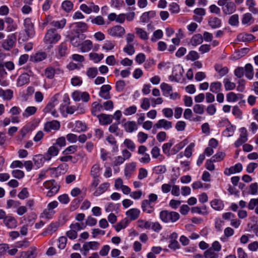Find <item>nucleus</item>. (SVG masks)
Here are the masks:
<instances>
[{
	"mask_svg": "<svg viewBox=\"0 0 258 258\" xmlns=\"http://www.w3.org/2000/svg\"><path fill=\"white\" fill-rule=\"evenodd\" d=\"M61 39V36L58 34L56 29H49L46 33L44 37V42L46 44L49 45V48H52L53 44L57 43Z\"/></svg>",
	"mask_w": 258,
	"mask_h": 258,
	"instance_id": "obj_1",
	"label": "nucleus"
},
{
	"mask_svg": "<svg viewBox=\"0 0 258 258\" xmlns=\"http://www.w3.org/2000/svg\"><path fill=\"white\" fill-rule=\"evenodd\" d=\"M179 214L174 211L162 210L160 212V218L164 223H174L179 220Z\"/></svg>",
	"mask_w": 258,
	"mask_h": 258,
	"instance_id": "obj_2",
	"label": "nucleus"
},
{
	"mask_svg": "<svg viewBox=\"0 0 258 258\" xmlns=\"http://www.w3.org/2000/svg\"><path fill=\"white\" fill-rule=\"evenodd\" d=\"M218 5L222 7V11L225 15H230L236 10L235 4L229 0H218Z\"/></svg>",
	"mask_w": 258,
	"mask_h": 258,
	"instance_id": "obj_3",
	"label": "nucleus"
},
{
	"mask_svg": "<svg viewBox=\"0 0 258 258\" xmlns=\"http://www.w3.org/2000/svg\"><path fill=\"white\" fill-rule=\"evenodd\" d=\"M70 228V230L67 232V235L69 238L75 239L77 237V232L84 229L85 226L84 225L83 223H75L71 224Z\"/></svg>",
	"mask_w": 258,
	"mask_h": 258,
	"instance_id": "obj_4",
	"label": "nucleus"
},
{
	"mask_svg": "<svg viewBox=\"0 0 258 258\" xmlns=\"http://www.w3.org/2000/svg\"><path fill=\"white\" fill-rule=\"evenodd\" d=\"M73 99L76 102L82 101L88 102L90 99V96L87 92H82L80 90H76L72 94Z\"/></svg>",
	"mask_w": 258,
	"mask_h": 258,
	"instance_id": "obj_5",
	"label": "nucleus"
},
{
	"mask_svg": "<svg viewBox=\"0 0 258 258\" xmlns=\"http://www.w3.org/2000/svg\"><path fill=\"white\" fill-rule=\"evenodd\" d=\"M16 43V36L14 34H11L7 36L2 43V47L7 51L12 49Z\"/></svg>",
	"mask_w": 258,
	"mask_h": 258,
	"instance_id": "obj_6",
	"label": "nucleus"
},
{
	"mask_svg": "<svg viewBox=\"0 0 258 258\" xmlns=\"http://www.w3.org/2000/svg\"><path fill=\"white\" fill-rule=\"evenodd\" d=\"M61 169L59 167L52 168L46 170H42L39 175V177L44 176H50L51 177H57L60 176Z\"/></svg>",
	"mask_w": 258,
	"mask_h": 258,
	"instance_id": "obj_7",
	"label": "nucleus"
},
{
	"mask_svg": "<svg viewBox=\"0 0 258 258\" xmlns=\"http://www.w3.org/2000/svg\"><path fill=\"white\" fill-rule=\"evenodd\" d=\"M63 73V71L58 67L49 66L44 70V76L48 79H52L55 75H60Z\"/></svg>",
	"mask_w": 258,
	"mask_h": 258,
	"instance_id": "obj_8",
	"label": "nucleus"
},
{
	"mask_svg": "<svg viewBox=\"0 0 258 258\" xmlns=\"http://www.w3.org/2000/svg\"><path fill=\"white\" fill-rule=\"evenodd\" d=\"M108 34L113 37H121L125 33V29L120 25H116L107 30Z\"/></svg>",
	"mask_w": 258,
	"mask_h": 258,
	"instance_id": "obj_9",
	"label": "nucleus"
},
{
	"mask_svg": "<svg viewBox=\"0 0 258 258\" xmlns=\"http://www.w3.org/2000/svg\"><path fill=\"white\" fill-rule=\"evenodd\" d=\"M25 31L28 37H33L35 34L34 25L30 18H26L24 21Z\"/></svg>",
	"mask_w": 258,
	"mask_h": 258,
	"instance_id": "obj_10",
	"label": "nucleus"
},
{
	"mask_svg": "<svg viewBox=\"0 0 258 258\" xmlns=\"http://www.w3.org/2000/svg\"><path fill=\"white\" fill-rule=\"evenodd\" d=\"M60 127V122L57 120H53L45 123L44 130L46 132H50L52 131H58Z\"/></svg>",
	"mask_w": 258,
	"mask_h": 258,
	"instance_id": "obj_11",
	"label": "nucleus"
},
{
	"mask_svg": "<svg viewBox=\"0 0 258 258\" xmlns=\"http://www.w3.org/2000/svg\"><path fill=\"white\" fill-rule=\"evenodd\" d=\"M86 38L85 35L78 32L76 35L70 37V42L74 47H79L81 45L83 40Z\"/></svg>",
	"mask_w": 258,
	"mask_h": 258,
	"instance_id": "obj_12",
	"label": "nucleus"
},
{
	"mask_svg": "<svg viewBox=\"0 0 258 258\" xmlns=\"http://www.w3.org/2000/svg\"><path fill=\"white\" fill-rule=\"evenodd\" d=\"M99 122L101 125H106L110 124L113 120V116L110 114L101 113L97 115Z\"/></svg>",
	"mask_w": 258,
	"mask_h": 258,
	"instance_id": "obj_13",
	"label": "nucleus"
},
{
	"mask_svg": "<svg viewBox=\"0 0 258 258\" xmlns=\"http://www.w3.org/2000/svg\"><path fill=\"white\" fill-rule=\"evenodd\" d=\"M111 88V86L109 85H103L100 88L99 96L104 99H110L111 97L109 92Z\"/></svg>",
	"mask_w": 258,
	"mask_h": 258,
	"instance_id": "obj_14",
	"label": "nucleus"
},
{
	"mask_svg": "<svg viewBox=\"0 0 258 258\" xmlns=\"http://www.w3.org/2000/svg\"><path fill=\"white\" fill-rule=\"evenodd\" d=\"M21 109L18 106H14L12 107L9 113L11 114V121L13 123H18L20 122V118L18 116L20 114Z\"/></svg>",
	"mask_w": 258,
	"mask_h": 258,
	"instance_id": "obj_15",
	"label": "nucleus"
},
{
	"mask_svg": "<svg viewBox=\"0 0 258 258\" xmlns=\"http://www.w3.org/2000/svg\"><path fill=\"white\" fill-rule=\"evenodd\" d=\"M242 171V164L237 163L234 166L227 168L224 170V174L226 176H230L231 174L239 173Z\"/></svg>",
	"mask_w": 258,
	"mask_h": 258,
	"instance_id": "obj_16",
	"label": "nucleus"
},
{
	"mask_svg": "<svg viewBox=\"0 0 258 258\" xmlns=\"http://www.w3.org/2000/svg\"><path fill=\"white\" fill-rule=\"evenodd\" d=\"M32 74V72L30 71V74L26 73L20 75L17 80V86L21 87L28 84L30 81V76Z\"/></svg>",
	"mask_w": 258,
	"mask_h": 258,
	"instance_id": "obj_17",
	"label": "nucleus"
},
{
	"mask_svg": "<svg viewBox=\"0 0 258 258\" xmlns=\"http://www.w3.org/2000/svg\"><path fill=\"white\" fill-rule=\"evenodd\" d=\"M155 127L168 130L172 127V123L165 119H161L155 123Z\"/></svg>",
	"mask_w": 258,
	"mask_h": 258,
	"instance_id": "obj_18",
	"label": "nucleus"
},
{
	"mask_svg": "<svg viewBox=\"0 0 258 258\" xmlns=\"http://www.w3.org/2000/svg\"><path fill=\"white\" fill-rule=\"evenodd\" d=\"M68 47L67 42H61L57 46L56 53L60 57L64 56L68 53Z\"/></svg>",
	"mask_w": 258,
	"mask_h": 258,
	"instance_id": "obj_19",
	"label": "nucleus"
},
{
	"mask_svg": "<svg viewBox=\"0 0 258 258\" xmlns=\"http://www.w3.org/2000/svg\"><path fill=\"white\" fill-rule=\"evenodd\" d=\"M57 103L58 101L57 97L55 96H53L43 109V112L45 113L50 112L52 110H53V108Z\"/></svg>",
	"mask_w": 258,
	"mask_h": 258,
	"instance_id": "obj_20",
	"label": "nucleus"
},
{
	"mask_svg": "<svg viewBox=\"0 0 258 258\" xmlns=\"http://www.w3.org/2000/svg\"><path fill=\"white\" fill-rule=\"evenodd\" d=\"M195 15L193 19L198 23H201L203 20V17L206 15V11L204 8H196L194 10Z\"/></svg>",
	"mask_w": 258,
	"mask_h": 258,
	"instance_id": "obj_21",
	"label": "nucleus"
},
{
	"mask_svg": "<svg viewBox=\"0 0 258 258\" xmlns=\"http://www.w3.org/2000/svg\"><path fill=\"white\" fill-rule=\"evenodd\" d=\"M208 23L212 29L220 28L222 25V21L220 19L216 17H211L209 18Z\"/></svg>",
	"mask_w": 258,
	"mask_h": 258,
	"instance_id": "obj_22",
	"label": "nucleus"
},
{
	"mask_svg": "<svg viewBox=\"0 0 258 258\" xmlns=\"http://www.w3.org/2000/svg\"><path fill=\"white\" fill-rule=\"evenodd\" d=\"M35 166L38 168L42 167L46 160V155L38 154L34 156L33 158Z\"/></svg>",
	"mask_w": 258,
	"mask_h": 258,
	"instance_id": "obj_23",
	"label": "nucleus"
},
{
	"mask_svg": "<svg viewBox=\"0 0 258 258\" xmlns=\"http://www.w3.org/2000/svg\"><path fill=\"white\" fill-rule=\"evenodd\" d=\"M59 150L60 149L57 148L54 144L50 147L47 153L45 154L46 155V160L49 161L51 159L52 157L57 155Z\"/></svg>",
	"mask_w": 258,
	"mask_h": 258,
	"instance_id": "obj_24",
	"label": "nucleus"
},
{
	"mask_svg": "<svg viewBox=\"0 0 258 258\" xmlns=\"http://www.w3.org/2000/svg\"><path fill=\"white\" fill-rule=\"evenodd\" d=\"M3 222L6 226L9 228H15L17 226V220L14 217L10 215L8 216Z\"/></svg>",
	"mask_w": 258,
	"mask_h": 258,
	"instance_id": "obj_25",
	"label": "nucleus"
},
{
	"mask_svg": "<svg viewBox=\"0 0 258 258\" xmlns=\"http://www.w3.org/2000/svg\"><path fill=\"white\" fill-rule=\"evenodd\" d=\"M99 245V243L97 241L86 242L83 245V249L85 251L88 252L90 249L97 250Z\"/></svg>",
	"mask_w": 258,
	"mask_h": 258,
	"instance_id": "obj_26",
	"label": "nucleus"
},
{
	"mask_svg": "<svg viewBox=\"0 0 258 258\" xmlns=\"http://www.w3.org/2000/svg\"><path fill=\"white\" fill-rule=\"evenodd\" d=\"M123 126L127 133H133L138 129L137 124L134 121H127L123 124Z\"/></svg>",
	"mask_w": 258,
	"mask_h": 258,
	"instance_id": "obj_27",
	"label": "nucleus"
},
{
	"mask_svg": "<svg viewBox=\"0 0 258 258\" xmlns=\"http://www.w3.org/2000/svg\"><path fill=\"white\" fill-rule=\"evenodd\" d=\"M59 226V223L58 222L51 223L42 233V235H45L46 234L51 235L57 230Z\"/></svg>",
	"mask_w": 258,
	"mask_h": 258,
	"instance_id": "obj_28",
	"label": "nucleus"
},
{
	"mask_svg": "<svg viewBox=\"0 0 258 258\" xmlns=\"http://www.w3.org/2000/svg\"><path fill=\"white\" fill-rule=\"evenodd\" d=\"M136 164L135 162H131L126 164L124 168V175L126 176H131L135 171Z\"/></svg>",
	"mask_w": 258,
	"mask_h": 258,
	"instance_id": "obj_29",
	"label": "nucleus"
},
{
	"mask_svg": "<svg viewBox=\"0 0 258 258\" xmlns=\"http://www.w3.org/2000/svg\"><path fill=\"white\" fill-rule=\"evenodd\" d=\"M140 213V211L139 209L133 208L126 212V215L130 218V220L133 221L139 217Z\"/></svg>",
	"mask_w": 258,
	"mask_h": 258,
	"instance_id": "obj_30",
	"label": "nucleus"
},
{
	"mask_svg": "<svg viewBox=\"0 0 258 258\" xmlns=\"http://www.w3.org/2000/svg\"><path fill=\"white\" fill-rule=\"evenodd\" d=\"M102 104L95 101L92 103L91 106V114L93 116H96L99 115L98 113L102 111Z\"/></svg>",
	"mask_w": 258,
	"mask_h": 258,
	"instance_id": "obj_31",
	"label": "nucleus"
},
{
	"mask_svg": "<svg viewBox=\"0 0 258 258\" xmlns=\"http://www.w3.org/2000/svg\"><path fill=\"white\" fill-rule=\"evenodd\" d=\"M258 225V220L255 216H252L249 219L247 224L246 230L250 231L253 230Z\"/></svg>",
	"mask_w": 258,
	"mask_h": 258,
	"instance_id": "obj_32",
	"label": "nucleus"
},
{
	"mask_svg": "<svg viewBox=\"0 0 258 258\" xmlns=\"http://www.w3.org/2000/svg\"><path fill=\"white\" fill-rule=\"evenodd\" d=\"M156 12L154 11L145 12L141 16L140 20L143 23H147L151 19L154 18Z\"/></svg>",
	"mask_w": 258,
	"mask_h": 258,
	"instance_id": "obj_33",
	"label": "nucleus"
},
{
	"mask_svg": "<svg viewBox=\"0 0 258 258\" xmlns=\"http://www.w3.org/2000/svg\"><path fill=\"white\" fill-rule=\"evenodd\" d=\"M0 97L4 100H10L13 97V91L11 89L5 90L0 88Z\"/></svg>",
	"mask_w": 258,
	"mask_h": 258,
	"instance_id": "obj_34",
	"label": "nucleus"
},
{
	"mask_svg": "<svg viewBox=\"0 0 258 258\" xmlns=\"http://www.w3.org/2000/svg\"><path fill=\"white\" fill-rule=\"evenodd\" d=\"M47 54L44 52H39L31 56V60L34 62H40L45 59Z\"/></svg>",
	"mask_w": 258,
	"mask_h": 258,
	"instance_id": "obj_35",
	"label": "nucleus"
},
{
	"mask_svg": "<svg viewBox=\"0 0 258 258\" xmlns=\"http://www.w3.org/2000/svg\"><path fill=\"white\" fill-rule=\"evenodd\" d=\"M160 88L163 92V95L165 97H168L172 92V87L170 85L162 83L160 85Z\"/></svg>",
	"mask_w": 258,
	"mask_h": 258,
	"instance_id": "obj_36",
	"label": "nucleus"
},
{
	"mask_svg": "<svg viewBox=\"0 0 258 258\" xmlns=\"http://www.w3.org/2000/svg\"><path fill=\"white\" fill-rule=\"evenodd\" d=\"M80 48L81 51L83 52L89 51L93 47L92 42L90 40H86L84 42L82 41Z\"/></svg>",
	"mask_w": 258,
	"mask_h": 258,
	"instance_id": "obj_37",
	"label": "nucleus"
},
{
	"mask_svg": "<svg viewBox=\"0 0 258 258\" xmlns=\"http://www.w3.org/2000/svg\"><path fill=\"white\" fill-rule=\"evenodd\" d=\"M203 37L201 34L194 35L191 38L190 43L194 46H196L203 42Z\"/></svg>",
	"mask_w": 258,
	"mask_h": 258,
	"instance_id": "obj_38",
	"label": "nucleus"
},
{
	"mask_svg": "<svg viewBox=\"0 0 258 258\" xmlns=\"http://www.w3.org/2000/svg\"><path fill=\"white\" fill-rule=\"evenodd\" d=\"M174 144V140L171 139L169 140L168 143L164 144L162 146V150L163 153L167 156H170L171 155V150H170L171 147Z\"/></svg>",
	"mask_w": 258,
	"mask_h": 258,
	"instance_id": "obj_39",
	"label": "nucleus"
},
{
	"mask_svg": "<svg viewBox=\"0 0 258 258\" xmlns=\"http://www.w3.org/2000/svg\"><path fill=\"white\" fill-rule=\"evenodd\" d=\"M183 71L182 67L180 65L178 64L175 66L173 68L172 73L180 81Z\"/></svg>",
	"mask_w": 258,
	"mask_h": 258,
	"instance_id": "obj_40",
	"label": "nucleus"
},
{
	"mask_svg": "<svg viewBox=\"0 0 258 258\" xmlns=\"http://www.w3.org/2000/svg\"><path fill=\"white\" fill-rule=\"evenodd\" d=\"M76 32H79L80 33L87 31L88 26L86 23L80 22L75 23Z\"/></svg>",
	"mask_w": 258,
	"mask_h": 258,
	"instance_id": "obj_41",
	"label": "nucleus"
},
{
	"mask_svg": "<svg viewBox=\"0 0 258 258\" xmlns=\"http://www.w3.org/2000/svg\"><path fill=\"white\" fill-rule=\"evenodd\" d=\"M254 22V18L250 13H247L243 15V25L249 26Z\"/></svg>",
	"mask_w": 258,
	"mask_h": 258,
	"instance_id": "obj_42",
	"label": "nucleus"
},
{
	"mask_svg": "<svg viewBox=\"0 0 258 258\" xmlns=\"http://www.w3.org/2000/svg\"><path fill=\"white\" fill-rule=\"evenodd\" d=\"M101 173V168L99 164H95L92 166L91 170V174L93 177H99Z\"/></svg>",
	"mask_w": 258,
	"mask_h": 258,
	"instance_id": "obj_43",
	"label": "nucleus"
},
{
	"mask_svg": "<svg viewBox=\"0 0 258 258\" xmlns=\"http://www.w3.org/2000/svg\"><path fill=\"white\" fill-rule=\"evenodd\" d=\"M119 123H113L109 127V131L114 134L116 136L121 137L122 135V132L119 128L118 124Z\"/></svg>",
	"mask_w": 258,
	"mask_h": 258,
	"instance_id": "obj_44",
	"label": "nucleus"
},
{
	"mask_svg": "<svg viewBox=\"0 0 258 258\" xmlns=\"http://www.w3.org/2000/svg\"><path fill=\"white\" fill-rule=\"evenodd\" d=\"M142 208L143 211L149 214L152 213L154 211V208L150 205V201L147 200L143 201Z\"/></svg>",
	"mask_w": 258,
	"mask_h": 258,
	"instance_id": "obj_45",
	"label": "nucleus"
},
{
	"mask_svg": "<svg viewBox=\"0 0 258 258\" xmlns=\"http://www.w3.org/2000/svg\"><path fill=\"white\" fill-rule=\"evenodd\" d=\"M211 207L216 210L220 211L224 208V204L221 200L215 199L211 202Z\"/></svg>",
	"mask_w": 258,
	"mask_h": 258,
	"instance_id": "obj_46",
	"label": "nucleus"
},
{
	"mask_svg": "<svg viewBox=\"0 0 258 258\" xmlns=\"http://www.w3.org/2000/svg\"><path fill=\"white\" fill-rule=\"evenodd\" d=\"M136 32L137 35L142 40H147L149 38L148 33L143 29L141 28H136Z\"/></svg>",
	"mask_w": 258,
	"mask_h": 258,
	"instance_id": "obj_47",
	"label": "nucleus"
},
{
	"mask_svg": "<svg viewBox=\"0 0 258 258\" xmlns=\"http://www.w3.org/2000/svg\"><path fill=\"white\" fill-rule=\"evenodd\" d=\"M215 69L218 73L220 77H223L226 75L229 71L228 69L226 67H223L221 64H217L215 66Z\"/></svg>",
	"mask_w": 258,
	"mask_h": 258,
	"instance_id": "obj_48",
	"label": "nucleus"
},
{
	"mask_svg": "<svg viewBox=\"0 0 258 258\" xmlns=\"http://www.w3.org/2000/svg\"><path fill=\"white\" fill-rule=\"evenodd\" d=\"M37 111V108L35 106H29L23 112L22 115L24 117H28L34 114Z\"/></svg>",
	"mask_w": 258,
	"mask_h": 258,
	"instance_id": "obj_49",
	"label": "nucleus"
},
{
	"mask_svg": "<svg viewBox=\"0 0 258 258\" xmlns=\"http://www.w3.org/2000/svg\"><path fill=\"white\" fill-rule=\"evenodd\" d=\"M74 5L70 1H64L62 4L61 7L66 12H71L73 9Z\"/></svg>",
	"mask_w": 258,
	"mask_h": 258,
	"instance_id": "obj_50",
	"label": "nucleus"
},
{
	"mask_svg": "<svg viewBox=\"0 0 258 258\" xmlns=\"http://www.w3.org/2000/svg\"><path fill=\"white\" fill-rule=\"evenodd\" d=\"M66 24V19H62L60 21H53L50 23L52 27H55L57 29H62Z\"/></svg>",
	"mask_w": 258,
	"mask_h": 258,
	"instance_id": "obj_51",
	"label": "nucleus"
},
{
	"mask_svg": "<svg viewBox=\"0 0 258 258\" xmlns=\"http://www.w3.org/2000/svg\"><path fill=\"white\" fill-rule=\"evenodd\" d=\"M246 6L250 12L253 14H258V9L254 7L255 3L253 0H246Z\"/></svg>",
	"mask_w": 258,
	"mask_h": 258,
	"instance_id": "obj_52",
	"label": "nucleus"
},
{
	"mask_svg": "<svg viewBox=\"0 0 258 258\" xmlns=\"http://www.w3.org/2000/svg\"><path fill=\"white\" fill-rule=\"evenodd\" d=\"M193 111L195 113L202 115L205 112V106L202 104H196L194 105Z\"/></svg>",
	"mask_w": 258,
	"mask_h": 258,
	"instance_id": "obj_53",
	"label": "nucleus"
},
{
	"mask_svg": "<svg viewBox=\"0 0 258 258\" xmlns=\"http://www.w3.org/2000/svg\"><path fill=\"white\" fill-rule=\"evenodd\" d=\"M30 131L29 126L25 125L23 126L20 131V134L17 136V140L22 141L26 135L29 133Z\"/></svg>",
	"mask_w": 258,
	"mask_h": 258,
	"instance_id": "obj_54",
	"label": "nucleus"
},
{
	"mask_svg": "<svg viewBox=\"0 0 258 258\" xmlns=\"http://www.w3.org/2000/svg\"><path fill=\"white\" fill-rule=\"evenodd\" d=\"M115 45L114 41L110 40H106L102 45V49L105 50L106 52L112 50Z\"/></svg>",
	"mask_w": 258,
	"mask_h": 258,
	"instance_id": "obj_55",
	"label": "nucleus"
},
{
	"mask_svg": "<svg viewBox=\"0 0 258 258\" xmlns=\"http://www.w3.org/2000/svg\"><path fill=\"white\" fill-rule=\"evenodd\" d=\"M75 127L76 131L78 132H85L87 129L86 123L80 120L76 121Z\"/></svg>",
	"mask_w": 258,
	"mask_h": 258,
	"instance_id": "obj_56",
	"label": "nucleus"
},
{
	"mask_svg": "<svg viewBox=\"0 0 258 258\" xmlns=\"http://www.w3.org/2000/svg\"><path fill=\"white\" fill-rule=\"evenodd\" d=\"M109 186V183L105 182L101 184L97 190L94 192V195L96 196L100 195L104 192Z\"/></svg>",
	"mask_w": 258,
	"mask_h": 258,
	"instance_id": "obj_57",
	"label": "nucleus"
},
{
	"mask_svg": "<svg viewBox=\"0 0 258 258\" xmlns=\"http://www.w3.org/2000/svg\"><path fill=\"white\" fill-rule=\"evenodd\" d=\"M163 36V31L160 29H158L154 31L151 40L153 42H156L158 40L161 39Z\"/></svg>",
	"mask_w": 258,
	"mask_h": 258,
	"instance_id": "obj_58",
	"label": "nucleus"
},
{
	"mask_svg": "<svg viewBox=\"0 0 258 258\" xmlns=\"http://www.w3.org/2000/svg\"><path fill=\"white\" fill-rule=\"evenodd\" d=\"M222 86V84L219 82H213L210 85V90L214 93L219 92Z\"/></svg>",
	"mask_w": 258,
	"mask_h": 258,
	"instance_id": "obj_59",
	"label": "nucleus"
},
{
	"mask_svg": "<svg viewBox=\"0 0 258 258\" xmlns=\"http://www.w3.org/2000/svg\"><path fill=\"white\" fill-rule=\"evenodd\" d=\"M123 51L129 55H132L135 52V49L133 44L127 43L123 49Z\"/></svg>",
	"mask_w": 258,
	"mask_h": 258,
	"instance_id": "obj_60",
	"label": "nucleus"
},
{
	"mask_svg": "<svg viewBox=\"0 0 258 258\" xmlns=\"http://www.w3.org/2000/svg\"><path fill=\"white\" fill-rule=\"evenodd\" d=\"M204 255L205 258H218L219 255L212 248H210L205 251Z\"/></svg>",
	"mask_w": 258,
	"mask_h": 258,
	"instance_id": "obj_61",
	"label": "nucleus"
},
{
	"mask_svg": "<svg viewBox=\"0 0 258 258\" xmlns=\"http://www.w3.org/2000/svg\"><path fill=\"white\" fill-rule=\"evenodd\" d=\"M225 88L226 90H231L235 88V84L231 82L229 79L225 78L223 80Z\"/></svg>",
	"mask_w": 258,
	"mask_h": 258,
	"instance_id": "obj_62",
	"label": "nucleus"
},
{
	"mask_svg": "<svg viewBox=\"0 0 258 258\" xmlns=\"http://www.w3.org/2000/svg\"><path fill=\"white\" fill-rule=\"evenodd\" d=\"M137 110V107L135 105L131 106L125 108L123 111V114L126 115H131L135 114Z\"/></svg>",
	"mask_w": 258,
	"mask_h": 258,
	"instance_id": "obj_63",
	"label": "nucleus"
},
{
	"mask_svg": "<svg viewBox=\"0 0 258 258\" xmlns=\"http://www.w3.org/2000/svg\"><path fill=\"white\" fill-rule=\"evenodd\" d=\"M36 254V250L31 249L26 252H23L22 255L24 258H35Z\"/></svg>",
	"mask_w": 258,
	"mask_h": 258,
	"instance_id": "obj_64",
	"label": "nucleus"
}]
</instances>
